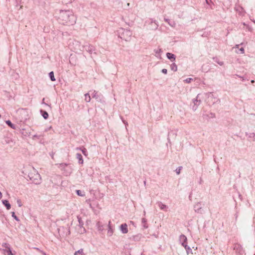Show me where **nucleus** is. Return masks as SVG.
<instances>
[{
  "label": "nucleus",
  "mask_w": 255,
  "mask_h": 255,
  "mask_svg": "<svg viewBox=\"0 0 255 255\" xmlns=\"http://www.w3.org/2000/svg\"><path fill=\"white\" fill-rule=\"evenodd\" d=\"M59 22L62 24L73 25L75 23V17L70 10H60L58 17Z\"/></svg>",
  "instance_id": "obj_1"
},
{
  "label": "nucleus",
  "mask_w": 255,
  "mask_h": 255,
  "mask_svg": "<svg viewBox=\"0 0 255 255\" xmlns=\"http://www.w3.org/2000/svg\"><path fill=\"white\" fill-rule=\"evenodd\" d=\"M28 177L29 179L36 185L40 184L41 182L40 175L34 168L28 173Z\"/></svg>",
  "instance_id": "obj_2"
},
{
  "label": "nucleus",
  "mask_w": 255,
  "mask_h": 255,
  "mask_svg": "<svg viewBox=\"0 0 255 255\" xmlns=\"http://www.w3.org/2000/svg\"><path fill=\"white\" fill-rule=\"evenodd\" d=\"M69 47L71 50L75 51L76 53L83 51L82 45L79 41L76 40H72L69 44Z\"/></svg>",
  "instance_id": "obj_3"
},
{
  "label": "nucleus",
  "mask_w": 255,
  "mask_h": 255,
  "mask_svg": "<svg viewBox=\"0 0 255 255\" xmlns=\"http://www.w3.org/2000/svg\"><path fill=\"white\" fill-rule=\"evenodd\" d=\"M122 32L120 33V37L125 41H129L132 35V32L127 29H122Z\"/></svg>",
  "instance_id": "obj_4"
},
{
  "label": "nucleus",
  "mask_w": 255,
  "mask_h": 255,
  "mask_svg": "<svg viewBox=\"0 0 255 255\" xmlns=\"http://www.w3.org/2000/svg\"><path fill=\"white\" fill-rule=\"evenodd\" d=\"M82 47L83 51L85 50L88 52L91 55L92 58L93 54L96 55V49L93 45L90 44H86L85 45H83Z\"/></svg>",
  "instance_id": "obj_5"
},
{
  "label": "nucleus",
  "mask_w": 255,
  "mask_h": 255,
  "mask_svg": "<svg viewBox=\"0 0 255 255\" xmlns=\"http://www.w3.org/2000/svg\"><path fill=\"white\" fill-rule=\"evenodd\" d=\"M219 101V99L217 97H215L212 93L207 94V101L209 105H213Z\"/></svg>",
  "instance_id": "obj_6"
},
{
  "label": "nucleus",
  "mask_w": 255,
  "mask_h": 255,
  "mask_svg": "<svg viewBox=\"0 0 255 255\" xmlns=\"http://www.w3.org/2000/svg\"><path fill=\"white\" fill-rule=\"evenodd\" d=\"M199 94H198L196 98L195 99H194L193 100V103H194V105L192 107V109L194 111H195L197 109L198 107L201 103V100L199 99Z\"/></svg>",
  "instance_id": "obj_7"
},
{
  "label": "nucleus",
  "mask_w": 255,
  "mask_h": 255,
  "mask_svg": "<svg viewBox=\"0 0 255 255\" xmlns=\"http://www.w3.org/2000/svg\"><path fill=\"white\" fill-rule=\"evenodd\" d=\"M120 229L123 234H127L128 233V225L126 223L122 224L120 227Z\"/></svg>",
  "instance_id": "obj_8"
},
{
  "label": "nucleus",
  "mask_w": 255,
  "mask_h": 255,
  "mask_svg": "<svg viewBox=\"0 0 255 255\" xmlns=\"http://www.w3.org/2000/svg\"><path fill=\"white\" fill-rule=\"evenodd\" d=\"M77 55L76 54H71L69 57V62L73 64L74 62H78L77 60Z\"/></svg>",
  "instance_id": "obj_9"
},
{
  "label": "nucleus",
  "mask_w": 255,
  "mask_h": 255,
  "mask_svg": "<svg viewBox=\"0 0 255 255\" xmlns=\"http://www.w3.org/2000/svg\"><path fill=\"white\" fill-rule=\"evenodd\" d=\"M142 235L141 234H138L136 235L133 236L131 239L135 242H138L139 241L141 238H142Z\"/></svg>",
  "instance_id": "obj_10"
},
{
  "label": "nucleus",
  "mask_w": 255,
  "mask_h": 255,
  "mask_svg": "<svg viewBox=\"0 0 255 255\" xmlns=\"http://www.w3.org/2000/svg\"><path fill=\"white\" fill-rule=\"evenodd\" d=\"M194 210L196 212L200 213L201 212V210L202 209L201 203L200 202L196 203L194 205Z\"/></svg>",
  "instance_id": "obj_11"
},
{
  "label": "nucleus",
  "mask_w": 255,
  "mask_h": 255,
  "mask_svg": "<svg viewBox=\"0 0 255 255\" xmlns=\"http://www.w3.org/2000/svg\"><path fill=\"white\" fill-rule=\"evenodd\" d=\"M157 204L158 205V206L159 207V208L162 210H164V211H166L167 210V206L163 204L161 202H158L157 203Z\"/></svg>",
  "instance_id": "obj_12"
},
{
  "label": "nucleus",
  "mask_w": 255,
  "mask_h": 255,
  "mask_svg": "<svg viewBox=\"0 0 255 255\" xmlns=\"http://www.w3.org/2000/svg\"><path fill=\"white\" fill-rule=\"evenodd\" d=\"M111 221L109 222L108 230V235L110 237L112 236L114 233V230L112 229L111 226Z\"/></svg>",
  "instance_id": "obj_13"
},
{
  "label": "nucleus",
  "mask_w": 255,
  "mask_h": 255,
  "mask_svg": "<svg viewBox=\"0 0 255 255\" xmlns=\"http://www.w3.org/2000/svg\"><path fill=\"white\" fill-rule=\"evenodd\" d=\"M167 57L171 60V62H173L175 60L176 56L174 54L171 53H167Z\"/></svg>",
  "instance_id": "obj_14"
},
{
  "label": "nucleus",
  "mask_w": 255,
  "mask_h": 255,
  "mask_svg": "<svg viewBox=\"0 0 255 255\" xmlns=\"http://www.w3.org/2000/svg\"><path fill=\"white\" fill-rule=\"evenodd\" d=\"M3 254L5 255H14L11 252L10 248L6 249H2Z\"/></svg>",
  "instance_id": "obj_15"
},
{
  "label": "nucleus",
  "mask_w": 255,
  "mask_h": 255,
  "mask_svg": "<svg viewBox=\"0 0 255 255\" xmlns=\"http://www.w3.org/2000/svg\"><path fill=\"white\" fill-rule=\"evenodd\" d=\"M76 158L78 159V162L80 164H83L84 161L82 155L80 153L76 154Z\"/></svg>",
  "instance_id": "obj_16"
},
{
  "label": "nucleus",
  "mask_w": 255,
  "mask_h": 255,
  "mask_svg": "<svg viewBox=\"0 0 255 255\" xmlns=\"http://www.w3.org/2000/svg\"><path fill=\"white\" fill-rule=\"evenodd\" d=\"M2 203L5 206L7 210H9L11 208V205L9 203L8 201L6 200H4L2 201Z\"/></svg>",
  "instance_id": "obj_17"
},
{
  "label": "nucleus",
  "mask_w": 255,
  "mask_h": 255,
  "mask_svg": "<svg viewBox=\"0 0 255 255\" xmlns=\"http://www.w3.org/2000/svg\"><path fill=\"white\" fill-rule=\"evenodd\" d=\"M164 20L166 22H167L169 24V25H170L172 27H174L176 25V23L174 21L170 22L169 19L166 18H164Z\"/></svg>",
  "instance_id": "obj_18"
},
{
  "label": "nucleus",
  "mask_w": 255,
  "mask_h": 255,
  "mask_svg": "<svg viewBox=\"0 0 255 255\" xmlns=\"http://www.w3.org/2000/svg\"><path fill=\"white\" fill-rule=\"evenodd\" d=\"M179 241L181 243L182 242H187V238L184 235H181L179 237Z\"/></svg>",
  "instance_id": "obj_19"
},
{
  "label": "nucleus",
  "mask_w": 255,
  "mask_h": 255,
  "mask_svg": "<svg viewBox=\"0 0 255 255\" xmlns=\"http://www.w3.org/2000/svg\"><path fill=\"white\" fill-rule=\"evenodd\" d=\"M40 113H41L42 116L44 119L46 120V119H48L49 115L47 112L41 110H40Z\"/></svg>",
  "instance_id": "obj_20"
},
{
  "label": "nucleus",
  "mask_w": 255,
  "mask_h": 255,
  "mask_svg": "<svg viewBox=\"0 0 255 255\" xmlns=\"http://www.w3.org/2000/svg\"><path fill=\"white\" fill-rule=\"evenodd\" d=\"M5 142L6 144H10L11 146H12L14 144L13 141L10 138H6L5 139Z\"/></svg>",
  "instance_id": "obj_21"
},
{
  "label": "nucleus",
  "mask_w": 255,
  "mask_h": 255,
  "mask_svg": "<svg viewBox=\"0 0 255 255\" xmlns=\"http://www.w3.org/2000/svg\"><path fill=\"white\" fill-rule=\"evenodd\" d=\"M74 255H85L83 252V249H81L78 251L75 252Z\"/></svg>",
  "instance_id": "obj_22"
},
{
  "label": "nucleus",
  "mask_w": 255,
  "mask_h": 255,
  "mask_svg": "<svg viewBox=\"0 0 255 255\" xmlns=\"http://www.w3.org/2000/svg\"><path fill=\"white\" fill-rule=\"evenodd\" d=\"M6 124L13 129H15V126L11 123V122L8 120L6 121Z\"/></svg>",
  "instance_id": "obj_23"
},
{
  "label": "nucleus",
  "mask_w": 255,
  "mask_h": 255,
  "mask_svg": "<svg viewBox=\"0 0 255 255\" xmlns=\"http://www.w3.org/2000/svg\"><path fill=\"white\" fill-rule=\"evenodd\" d=\"M49 76L52 81H55L56 80L53 71H51L49 73Z\"/></svg>",
  "instance_id": "obj_24"
},
{
  "label": "nucleus",
  "mask_w": 255,
  "mask_h": 255,
  "mask_svg": "<svg viewBox=\"0 0 255 255\" xmlns=\"http://www.w3.org/2000/svg\"><path fill=\"white\" fill-rule=\"evenodd\" d=\"M142 226L144 229L147 228L148 226H147V223H146V220L145 218L142 219Z\"/></svg>",
  "instance_id": "obj_25"
},
{
  "label": "nucleus",
  "mask_w": 255,
  "mask_h": 255,
  "mask_svg": "<svg viewBox=\"0 0 255 255\" xmlns=\"http://www.w3.org/2000/svg\"><path fill=\"white\" fill-rule=\"evenodd\" d=\"M85 100L87 102H90L91 97H90V96L89 95V94L88 93H87V94H85Z\"/></svg>",
  "instance_id": "obj_26"
},
{
  "label": "nucleus",
  "mask_w": 255,
  "mask_h": 255,
  "mask_svg": "<svg viewBox=\"0 0 255 255\" xmlns=\"http://www.w3.org/2000/svg\"><path fill=\"white\" fill-rule=\"evenodd\" d=\"M97 227L98 229L100 231H102L103 230V226L101 224V223L99 222L97 223Z\"/></svg>",
  "instance_id": "obj_27"
},
{
  "label": "nucleus",
  "mask_w": 255,
  "mask_h": 255,
  "mask_svg": "<svg viewBox=\"0 0 255 255\" xmlns=\"http://www.w3.org/2000/svg\"><path fill=\"white\" fill-rule=\"evenodd\" d=\"M76 193L78 195H79L80 196H82V197H83L85 195V194L80 190H77Z\"/></svg>",
  "instance_id": "obj_28"
},
{
  "label": "nucleus",
  "mask_w": 255,
  "mask_h": 255,
  "mask_svg": "<svg viewBox=\"0 0 255 255\" xmlns=\"http://www.w3.org/2000/svg\"><path fill=\"white\" fill-rule=\"evenodd\" d=\"M78 218V222H79V226L81 228L83 227V225H84V223L82 221V219L81 218L78 217H77Z\"/></svg>",
  "instance_id": "obj_29"
},
{
  "label": "nucleus",
  "mask_w": 255,
  "mask_h": 255,
  "mask_svg": "<svg viewBox=\"0 0 255 255\" xmlns=\"http://www.w3.org/2000/svg\"><path fill=\"white\" fill-rule=\"evenodd\" d=\"M2 247L4 248L5 249H8V248H10V245L8 244V243H2Z\"/></svg>",
  "instance_id": "obj_30"
},
{
  "label": "nucleus",
  "mask_w": 255,
  "mask_h": 255,
  "mask_svg": "<svg viewBox=\"0 0 255 255\" xmlns=\"http://www.w3.org/2000/svg\"><path fill=\"white\" fill-rule=\"evenodd\" d=\"M81 151L83 153V154L87 156L88 155V152H87V149L85 148H83L82 149H81Z\"/></svg>",
  "instance_id": "obj_31"
},
{
  "label": "nucleus",
  "mask_w": 255,
  "mask_h": 255,
  "mask_svg": "<svg viewBox=\"0 0 255 255\" xmlns=\"http://www.w3.org/2000/svg\"><path fill=\"white\" fill-rule=\"evenodd\" d=\"M92 97H93V98H95L96 99H98V97H99V96L98 95V93L96 91H94L93 92V93Z\"/></svg>",
  "instance_id": "obj_32"
},
{
  "label": "nucleus",
  "mask_w": 255,
  "mask_h": 255,
  "mask_svg": "<svg viewBox=\"0 0 255 255\" xmlns=\"http://www.w3.org/2000/svg\"><path fill=\"white\" fill-rule=\"evenodd\" d=\"M185 249H186V252H187V254L188 255L190 254V253L192 254V250H191V249L189 247L187 246L186 247V248H185Z\"/></svg>",
  "instance_id": "obj_33"
},
{
  "label": "nucleus",
  "mask_w": 255,
  "mask_h": 255,
  "mask_svg": "<svg viewBox=\"0 0 255 255\" xmlns=\"http://www.w3.org/2000/svg\"><path fill=\"white\" fill-rule=\"evenodd\" d=\"M74 0H62L63 3L68 4L71 3Z\"/></svg>",
  "instance_id": "obj_34"
},
{
  "label": "nucleus",
  "mask_w": 255,
  "mask_h": 255,
  "mask_svg": "<svg viewBox=\"0 0 255 255\" xmlns=\"http://www.w3.org/2000/svg\"><path fill=\"white\" fill-rule=\"evenodd\" d=\"M171 70L174 71H176L177 70V67L176 65H171Z\"/></svg>",
  "instance_id": "obj_35"
},
{
  "label": "nucleus",
  "mask_w": 255,
  "mask_h": 255,
  "mask_svg": "<svg viewBox=\"0 0 255 255\" xmlns=\"http://www.w3.org/2000/svg\"><path fill=\"white\" fill-rule=\"evenodd\" d=\"M182 168V166H179L177 168H176V169L175 170V171H176L177 174H180V171H181Z\"/></svg>",
  "instance_id": "obj_36"
},
{
  "label": "nucleus",
  "mask_w": 255,
  "mask_h": 255,
  "mask_svg": "<svg viewBox=\"0 0 255 255\" xmlns=\"http://www.w3.org/2000/svg\"><path fill=\"white\" fill-rule=\"evenodd\" d=\"M193 80V79L191 78H187L185 80H184V81L187 83H190Z\"/></svg>",
  "instance_id": "obj_37"
},
{
  "label": "nucleus",
  "mask_w": 255,
  "mask_h": 255,
  "mask_svg": "<svg viewBox=\"0 0 255 255\" xmlns=\"http://www.w3.org/2000/svg\"><path fill=\"white\" fill-rule=\"evenodd\" d=\"M12 217L16 221H19L18 217L15 215V213L14 212H12Z\"/></svg>",
  "instance_id": "obj_38"
},
{
  "label": "nucleus",
  "mask_w": 255,
  "mask_h": 255,
  "mask_svg": "<svg viewBox=\"0 0 255 255\" xmlns=\"http://www.w3.org/2000/svg\"><path fill=\"white\" fill-rule=\"evenodd\" d=\"M16 203L19 207H21L22 206V204L20 199H17L16 201Z\"/></svg>",
  "instance_id": "obj_39"
},
{
  "label": "nucleus",
  "mask_w": 255,
  "mask_h": 255,
  "mask_svg": "<svg viewBox=\"0 0 255 255\" xmlns=\"http://www.w3.org/2000/svg\"><path fill=\"white\" fill-rule=\"evenodd\" d=\"M68 165V164L66 163H61L60 164V166L61 168V169H63L65 166H67Z\"/></svg>",
  "instance_id": "obj_40"
},
{
  "label": "nucleus",
  "mask_w": 255,
  "mask_h": 255,
  "mask_svg": "<svg viewBox=\"0 0 255 255\" xmlns=\"http://www.w3.org/2000/svg\"><path fill=\"white\" fill-rule=\"evenodd\" d=\"M239 51L240 52V53H241V54L244 53L245 50H244V48L243 47H241V48H240L239 49Z\"/></svg>",
  "instance_id": "obj_41"
},
{
  "label": "nucleus",
  "mask_w": 255,
  "mask_h": 255,
  "mask_svg": "<svg viewBox=\"0 0 255 255\" xmlns=\"http://www.w3.org/2000/svg\"><path fill=\"white\" fill-rule=\"evenodd\" d=\"M181 245L182 246H183L185 248H186V247L188 246L187 245V242H182L181 243Z\"/></svg>",
  "instance_id": "obj_42"
},
{
  "label": "nucleus",
  "mask_w": 255,
  "mask_h": 255,
  "mask_svg": "<svg viewBox=\"0 0 255 255\" xmlns=\"http://www.w3.org/2000/svg\"><path fill=\"white\" fill-rule=\"evenodd\" d=\"M120 118H121V120H122L123 122L124 123V124L126 126L128 125V123L123 119V117L122 116H120Z\"/></svg>",
  "instance_id": "obj_43"
},
{
  "label": "nucleus",
  "mask_w": 255,
  "mask_h": 255,
  "mask_svg": "<svg viewBox=\"0 0 255 255\" xmlns=\"http://www.w3.org/2000/svg\"><path fill=\"white\" fill-rule=\"evenodd\" d=\"M161 51V49H158L157 50H155V52L156 54L159 53Z\"/></svg>",
  "instance_id": "obj_44"
},
{
  "label": "nucleus",
  "mask_w": 255,
  "mask_h": 255,
  "mask_svg": "<svg viewBox=\"0 0 255 255\" xmlns=\"http://www.w3.org/2000/svg\"><path fill=\"white\" fill-rule=\"evenodd\" d=\"M44 100H45V98H43V99H42V103H41V104H44V105H46V106H49V107H50V106H49V105H48L47 104H46V103L44 102Z\"/></svg>",
  "instance_id": "obj_45"
},
{
  "label": "nucleus",
  "mask_w": 255,
  "mask_h": 255,
  "mask_svg": "<svg viewBox=\"0 0 255 255\" xmlns=\"http://www.w3.org/2000/svg\"><path fill=\"white\" fill-rule=\"evenodd\" d=\"M162 72L164 74H166L167 73V70L166 69H163L162 70Z\"/></svg>",
  "instance_id": "obj_46"
},
{
  "label": "nucleus",
  "mask_w": 255,
  "mask_h": 255,
  "mask_svg": "<svg viewBox=\"0 0 255 255\" xmlns=\"http://www.w3.org/2000/svg\"><path fill=\"white\" fill-rule=\"evenodd\" d=\"M210 114H211V118H215V114H214V113H211Z\"/></svg>",
  "instance_id": "obj_47"
},
{
  "label": "nucleus",
  "mask_w": 255,
  "mask_h": 255,
  "mask_svg": "<svg viewBox=\"0 0 255 255\" xmlns=\"http://www.w3.org/2000/svg\"><path fill=\"white\" fill-rule=\"evenodd\" d=\"M40 253H41L43 255H47L46 253L42 251H40Z\"/></svg>",
  "instance_id": "obj_48"
},
{
  "label": "nucleus",
  "mask_w": 255,
  "mask_h": 255,
  "mask_svg": "<svg viewBox=\"0 0 255 255\" xmlns=\"http://www.w3.org/2000/svg\"><path fill=\"white\" fill-rule=\"evenodd\" d=\"M34 249L36 250L37 251H39L40 252V251H41L39 248H34Z\"/></svg>",
  "instance_id": "obj_49"
},
{
  "label": "nucleus",
  "mask_w": 255,
  "mask_h": 255,
  "mask_svg": "<svg viewBox=\"0 0 255 255\" xmlns=\"http://www.w3.org/2000/svg\"><path fill=\"white\" fill-rule=\"evenodd\" d=\"M82 149V148H81V147H77V148H76V150H81V149Z\"/></svg>",
  "instance_id": "obj_50"
},
{
  "label": "nucleus",
  "mask_w": 255,
  "mask_h": 255,
  "mask_svg": "<svg viewBox=\"0 0 255 255\" xmlns=\"http://www.w3.org/2000/svg\"><path fill=\"white\" fill-rule=\"evenodd\" d=\"M2 197V194L1 193V192L0 191V199Z\"/></svg>",
  "instance_id": "obj_51"
},
{
  "label": "nucleus",
  "mask_w": 255,
  "mask_h": 255,
  "mask_svg": "<svg viewBox=\"0 0 255 255\" xmlns=\"http://www.w3.org/2000/svg\"><path fill=\"white\" fill-rule=\"evenodd\" d=\"M255 82V81L254 80H251V83H254Z\"/></svg>",
  "instance_id": "obj_52"
},
{
  "label": "nucleus",
  "mask_w": 255,
  "mask_h": 255,
  "mask_svg": "<svg viewBox=\"0 0 255 255\" xmlns=\"http://www.w3.org/2000/svg\"><path fill=\"white\" fill-rule=\"evenodd\" d=\"M69 174H70V172H68V173L67 174H66V175H69Z\"/></svg>",
  "instance_id": "obj_53"
},
{
  "label": "nucleus",
  "mask_w": 255,
  "mask_h": 255,
  "mask_svg": "<svg viewBox=\"0 0 255 255\" xmlns=\"http://www.w3.org/2000/svg\"><path fill=\"white\" fill-rule=\"evenodd\" d=\"M239 178H240V177H241V173H239Z\"/></svg>",
  "instance_id": "obj_54"
},
{
  "label": "nucleus",
  "mask_w": 255,
  "mask_h": 255,
  "mask_svg": "<svg viewBox=\"0 0 255 255\" xmlns=\"http://www.w3.org/2000/svg\"><path fill=\"white\" fill-rule=\"evenodd\" d=\"M239 46V45H236V46H237V48H238Z\"/></svg>",
  "instance_id": "obj_55"
},
{
  "label": "nucleus",
  "mask_w": 255,
  "mask_h": 255,
  "mask_svg": "<svg viewBox=\"0 0 255 255\" xmlns=\"http://www.w3.org/2000/svg\"><path fill=\"white\" fill-rule=\"evenodd\" d=\"M83 231H85V229L83 228Z\"/></svg>",
  "instance_id": "obj_56"
},
{
  "label": "nucleus",
  "mask_w": 255,
  "mask_h": 255,
  "mask_svg": "<svg viewBox=\"0 0 255 255\" xmlns=\"http://www.w3.org/2000/svg\"><path fill=\"white\" fill-rule=\"evenodd\" d=\"M206 2L207 3H208V0H206Z\"/></svg>",
  "instance_id": "obj_57"
},
{
  "label": "nucleus",
  "mask_w": 255,
  "mask_h": 255,
  "mask_svg": "<svg viewBox=\"0 0 255 255\" xmlns=\"http://www.w3.org/2000/svg\"><path fill=\"white\" fill-rule=\"evenodd\" d=\"M253 22L255 23V20L253 21Z\"/></svg>",
  "instance_id": "obj_58"
},
{
  "label": "nucleus",
  "mask_w": 255,
  "mask_h": 255,
  "mask_svg": "<svg viewBox=\"0 0 255 255\" xmlns=\"http://www.w3.org/2000/svg\"><path fill=\"white\" fill-rule=\"evenodd\" d=\"M254 255H255V254Z\"/></svg>",
  "instance_id": "obj_59"
}]
</instances>
